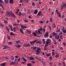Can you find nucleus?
<instances>
[{
	"instance_id": "nucleus-1",
	"label": "nucleus",
	"mask_w": 66,
	"mask_h": 66,
	"mask_svg": "<svg viewBox=\"0 0 66 66\" xmlns=\"http://www.w3.org/2000/svg\"><path fill=\"white\" fill-rule=\"evenodd\" d=\"M38 30L40 31H41V32H44V33H45V32H46V29L45 28H41L39 29L38 30Z\"/></svg>"
},
{
	"instance_id": "nucleus-2",
	"label": "nucleus",
	"mask_w": 66,
	"mask_h": 66,
	"mask_svg": "<svg viewBox=\"0 0 66 66\" xmlns=\"http://www.w3.org/2000/svg\"><path fill=\"white\" fill-rule=\"evenodd\" d=\"M64 8H66V4L64 3L63 5H61V9L62 10H63V9H64Z\"/></svg>"
},
{
	"instance_id": "nucleus-3",
	"label": "nucleus",
	"mask_w": 66,
	"mask_h": 66,
	"mask_svg": "<svg viewBox=\"0 0 66 66\" xmlns=\"http://www.w3.org/2000/svg\"><path fill=\"white\" fill-rule=\"evenodd\" d=\"M37 41V40H35L32 41H30V44H31V45H34L35 42Z\"/></svg>"
},
{
	"instance_id": "nucleus-4",
	"label": "nucleus",
	"mask_w": 66,
	"mask_h": 66,
	"mask_svg": "<svg viewBox=\"0 0 66 66\" xmlns=\"http://www.w3.org/2000/svg\"><path fill=\"white\" fill-rule=\"evenodd\" d=\"M35 32L36 33H37V34L38 35H39V34H43L42 32H40V31L39 30H38V31L37 32V31H36Z\"/></svg>"
},
{
	"instance_id": "nucleus-5",
	"label": "nucleus",
	"mask_w": 66,
	"mask_h": 66,
	"mask_svg": "<svg viewBox=\"0 0 66 66\" xmlns=\"http://www.w3.org/2000/svg\"><path fill=\"white\" fill-rule=\"evenodd\" d=\"M56 11L57 14H58L59 17V18H61V15L60 13L59 12H58V11H57V9H56Z\"/></svg>"
},
{
	"instance_id": "nucleus-6",
	"label": "nucleus",
	"mask_w": 66,
	"mask_h": 66,
	"mask_svg": "<svg viewBox=\"0 0 66 66\" xmlns=\"http://www.w3.org/2000/svg\"><path fill=\"white\" fill-rule=\"evenodd\" d=\"M49 33L48 32H47L45 33L44 35V37L46 38V37H48V36H49Z\"/></svg>"
},
{
	"instance_id": "nucleus-7",
	"label": "nucleus",
	"mask_w": 66,
	"mask_h": 66,
	"mask_svg": "<svg viewBox=\"0 0 66 66\" xmlns=\"http://www.w3.org/2000/svg\"><path fill=\"white\" fill-rule=\"evenodd\" d=\"M42 12L40 11H39L38 13L37 14V16H40L42 15Z\"/></svg>"
},
{
	"instance_id": "nucleus-8",
	"label": "nucleus",
	"mask_w": 66,
	"mask_h": 66,
	"mask_svg": "<svg viewBox=\"0 0 66 66\" xmlns=\"http://www.w3.org/2000/svg\"><path fill=\"white\" fill-rule=\"evenodd\" d=\"M27 58L29 59L30 61H31V60H34V59L32 57H27Z\"/></svg>"
},
{
	"instance_id": "nucleus-9",
	"label": "nucleus",
	"mask_w": 66,
	"mask_h": 66,
	"mask_svg": "<svg viewBox=\"0 0 66 66\" xmlns=\"http://www.w3.org/2000/svg\"><path fill=\"white\" fill-rule=\"evenodd\" d=\"M21 27L22 30H23V29H26L27 28L26 26H21Z\"/></svg>"
},
{
	"instance_id": "nucleus-10",
	"label": "nucleus",
	"mask_w": 66,
	"mask_h": 66,
	"mask_svg": "<svg viewBox=\"0 0 66 66\" xmlns=\"http://www.w3.org/2000/svg\"><path fill=\"white\" fill-rule=\"evenodd\" d=\"M9 3L10 4H13L14 3V0H9Z\"/></svg>"
},
{
	"instance_id": "nucleus-11",
	"label": "nucleus",
	"mask_w": 66,
	"mask_h": 66,
	"mask_svg": "<svg viewBox=\"0 0 66 66\" xmlns=\"http://www.w3.org/2000/svg\"><path fill=\"white\" fill-rule=\"evenodd\" d=\"M40 51H39V50H36V52L37 53H36V55H39V53H40Z\"/></svg>"
},
{
	"instance_id": "nucleus-12",
	"label": "nucleus",
	"mask_w": 66,
	"mask_h": 66,
	"mask_svg": "<svg viewBox=\"0 0 66 66\" xmlns=\"http://www.w3.org/2000/svg\"><path fill=\"white\" fill-rule=\"evenodd\" d=\"M37 12H38V10H36L34 12V13L35 15H36L37 13Z\"/></svg>"
},
{
	"instance_id": "nucleus-13",
	"label": "nucleus",
	"mask_w": 66,
	"mask_h": 66,
	"mask_svg": "<svg viewBox=\"0 0 66 66\" xmlns=\"http://www.w3.org/2000/svg\"><path fill=\"white\" fill-rule=\"evenodd\" d=\"M49 42H48V41H46V43L45 45V46H48V43Z\"/></svg>"
},
{
	"instance_id": "nucleus-14",
	"label": "nucleus",
	"mask_w": 66,
	"mask_h": 66,
	"mask_svg": "<svg viewBox=\"0 0 66 66\" xmlns=\"http://www.w3.org/2000/svg\"><path fill=\"white\" fill-rule=\"evenodd\" d=\"M6 65V63H3L1 64V66H5Z\"/></svg>"
},
{
	"instance_id": "nucleus-15",
	"label": "nucleus",
	"mask_w": 66,
	"mask_h": 66,
	"mask_svg": "<svg viewBox=\"0 0 66 66\" xmlns=\"http://www.w3.org/2000/svg\"><path fill=\"white\" fill-rule=\"evenodd\" d=\"M20 30L21 32V33H22V34H24V32H23V30H22L20 28Z\"/></svg>"
},
{
	"instance_id": "nucleus-16",
	"label": "nucleus",
	"mask_w": 66,
	"mask_h": 66,
	"mask_svg": "<svg viewBox=\"0 0 66 66\" xmlns=\"http://www.w3.org/2000/svg\"><path fill=\"white\" fill-rule=\"evenodd\" d=\"M22 14H21V12H19V13L18 14V15L19 16H21V15Z\"/></svg>"
},
{
	"instance_id": "nucleus-17",
	"label": "nucleus",
	"mask_w": 66,
	"mask_h": 66,
	"mask_svg": "<svg viewBox=\"0 0 66 66\" xmlns=\"http://www.w3.org/2000/svg\"><path fill=\"white\" fill-rule=\"evenodd\" d=\"M4 1L5 3H6V4H7L9 2V1L8 0H5Z\"/></svg>"
},
{
	"instance_id": "nucleus-18",
	"label": "nucleus",
	"mask_w": 66,
	"mask_h": 66,
	"mask_svg": "<svg viewBox=\"0 0 66 66\" xmlns=\"http://www.w3.org/2000/svg\"><path fill=\"white\" fill-rule=\"evenodd\" d=\"M22 59L23 60V61H25V62H27V60L24 57H23L22 58Z\"/></svg>"
},
{
	"instance_id": "nucleus-19",
	"label": "nucleus",
	"mask_w": 66,
	"mask_h": 66,
	"mask_svg": "<svg viewBox=\"0 0 66 66\" xmlns=\"http://www.w3.org/2000/svg\"><path fill=\"white\" fill-rule=\"evenodd\" d=\"M59 54H57L54 56V57H55L56 58H57V57H59Z\"/></svg>"
},
{
	"instance_id": "nucleus-20",
	"label": "nucleus",
	"mask_w": 66,
	"mask_h": 66,
	"mask_svg": "<svg viewBox=\"0 0 66 66\" xmlns=\"http://www.w3.org/2000/svg\"><path fill=\"white\" fill-rule=\"evenodd\" d=\"M15 35V34L13 33V32H11L10 33V35Z\"/></svg>"
},
{
	"instance_id": "nucleus-21",
	"label": "nucleus",
	"mask_w": 66,
	"mask_h": 66,
	"mask_svg": "<svg viewBox=\"0 0 66 66\" xmlns=\"http://www.w3.org/2000/svg\"><path fill=\"white\" fill-rule=\"evenodd\" d=\"M27 32H28V33H29V34H31V31H30V30H27Z\"/></svg>"
},
{
	"instance_id": "nucleus-22",
	"label": "nucleus",
	"mask_w": 66,
	"mask_h": 66,
	"mask_svg": "<svg viewBox=\"0 0 66 66\" xmlns=\"http://www.w3.org/2000/svg\"><path fill=\"white\" fill-rule=\"evenodd\" d=\"M47 40L48 41V42L49 43H51V40L50 39H47Z\"/></svg>"
},
{
	"instance_id": "nucleus-23",
	"label": "nucleus",
	"mask_w": 66,
	"mask_h": 66,
	"mask_svg": "<svg viewBox=\"0 0 66 66\" xmlns=\"http://www.w3.org/2000/svg\"><path fill=\"white\" fill-rule=\"evenodd\" d=\"M32 65V64L31 63H29L27 64V66H31Z\"/></svg>"
},
{
	"instance_id": "nucleus-24",
	"label": "nucleus",
	"mask_w": 66,
	"mask_h": 66,
	"mask_svg": "<svg viewBox=\"0 0 66 66\" xmlns=\"http://www.w3.org/2000/svg\"><path fill=\"white\" fill-rule=\"evenodd\" d=\"M11 16L14 18H15V15L14 13H13Z\"/></svg>"
},
{
	"instance_id": "nucleus-25",
	"label": "nucleus",
	"mask_w": 66,
	"mask_h": 66,
	"mask_svg": "<svg viewBox=\"0 0 66 66\" xmlns=\"http://www.w3.org/2000/svg\"><path fill=\"white\" fill-rule=\"evenodd\" d=\"M62 32L66 34V30L65 29L62 30Z\"/></svg>"
},
{
	"instance_id": "nucleus-26",
	"label": "nucleus",
	"mask_w": 66,
	"mask_h": 66,
	"mask_svg": "<svg viewBox=\"0 0 66 66\" xmlns=\"http://www.w3.org/2000/svg\"><path fill=\"white\" fill-rule=\"evenodd\" d=\"M16 47L17 48H20L21 47V45H18L16 46Z\"/></svg>"
},
{
	"instance_id": "nucleus-27",
	"label": "nucleus",
	"mask_w": 66,
	"mask_h": 66,
	"mask_svg": "<svg viewBox=\"0 0 66 66\" xmlns=\"http://www.w3.org/2000/svg\"><path fill=\"white\" fill-rule=\"evenodd\" d=\"M47 46H46V45L44 47V50L46 51L47 50V49L46 48V47H47Z\"/></svg>"
},
{
	"instance_id": "nucleus-28",
	"label": "nucleus",
	"mask_w": 66,
	"mask_h": 66,
	"mask_svg": "<svg viewBox=\"0 0 66 66\" xmlns=\"http://www.w3.org/2000/svg\"><path fill=\"white\" fill-rule=\"evenodd\" d=\"M32 33H33L34 35L35 36H36V35H37V34H36V33H35L34 32H33Z\"/></svg>"
},
{
	"instance_id": "nucleus-29",
	"label": "nucleus",
	"mask_w": 66,
	"mask_h": 66,
	"mask_svg": "<svg viewBox=\"0 0 66 66\" xmlns=\"http://www.w3.org/2000/svg\"><path fill=\"white\" fill-rule=\"evenodd\" d=\"M11 60H14V57L13 56H11Z\"/></svg>"
},
{
	"instance_id": "nucleus-30",
	"label": "nucleus",
	"mask_w": 66,
	"mask_h": 66,
	"mask_svg": "<svg viewBox=\"0 0 66 66\" xmlns=\"http://www.w3.org/2000/svg\"><path fill=\"white\" fill-rule=\"evenodd\" d=\"M32 6H35V3H34V2H32Z\"/></svg>"
},
{
	"instance_id": "nucleus-31",
	"label": "nucleus",
	"mask_w": 66,
	"mask_h": 66,
	"mask_svg": "<svg viewBox=\"0 0 66 66\" xmlns=\"http://www.w3.org/2000/svg\"><path fill=\"white\" fill-rule=\"evenodd\" d=\"M3 47H6V48H9V46H6L5 45H3Z\"/></svg>"
},
{
	"instance_id": "nucleus-32",
	"label": "nucleus",
	"mask_w": 66,
	"mask_h": 66,
	"mask_svg": "<svg viewBox=\"0 0 66 66\" xmlns=\"http://www.w3.org/2000/svg\"><path fill=\"white\" fill-rule=\"evenodd\" d=\"M46 57H48V56H51V55L50 54H47L46 55Z\"/></svg>"
},
{
	"instance_id": "nucleus-33",
	"label": "nucleus",
	"mask_w": 66,
	"mask_h": 66,
	"mask_svg": "<svg viewBox=\"0 0 66 66\" xmlns=\"http://www.w3.org/2000/svg\"><path fill=\"white\" fill-rule=\"evenodd\" d=\"M50 21L51 22H52L53 21V19H52V18H50Z\"/></svg>"
},
{
	"instance_id": "nucleus-34",
	"label": "nucleus",
	"mask_w": 66,
	"mask_h": 66,
	"mask_svg": "<svg viewBox=\"0 0 66 66\" xmlns=\"http://www.w3.org/2000/svg\"><path fill=\"white\" fill-rule=\"evenodd\" d=\"M37 50H39V51H40V50H41V48H39L38 47H37Z\"/></svg>"
},
{
	"instance_id": "nucleus-35",
	"label": "nucleus",
	"mask_w": 66,
	"mask_h": 66,
	"mask_svg": "<svg viewBox=\"0 0 66 66\" xmlns=\"http://www.w3.org/2000/svg\"><path fill=\"white\" fill-rule=\"evenodd\" d=\"M15 62H12L10 63L11 65H13L14 64H15Z\"/></svg>"
},
{
	"instance_id": "nucleus-36",
	"label": "nucleus",
	"mask_w": 66,
	"mask_h": 66,
	"mask_svg": "<svg viewBox=\"0 0 66 66\" xmlns=\"http://www.w3.org/2000/svg\"><path fill=\"white\" fill-rule=\"evenodd\" d=\"M20 42V40H19L18 41H16V43L18 44H19V42Z\"/></svg>"
},
{
	"instance_id": "nucleus-37",
	"label": "nucleus",
	"mask_w": 66,
	"mask_h": 66,
	"mask_svg": "<svg viewBox=\"0 0 66 66\" xmlns=\"http://www.w3.org/2000/svg\"><path fill=\"white\" fill-rule=\"evenodd\" d=\"M36 43H37V44H38L39 43L40 44H41V42H40V41H38L36 42Z\"/></svg>"
},
{
	"instance_id": "nucleus-38",
	"label": "nucleus",
	"mask_w": 66,
	"mask_h": 66,
	"mask_svg": "<svg viewBox=\"0 0 66 66\" xmlns=\"http://www.w3.org/2000/svg\"><path fill=\"white\" fill-rule=\"evenodd\" d=\"M13 25L15 26H18L19 24H18L14 23L13 24Z\"/></svg>"
},
{
	"instance_id": "nucleus-39",
	"label": "nucleus",
	"mask_w": 66,
	"mask_h": 66,
	"mask_svg": "<svg viewBox=\"0 0 66 66\" xmlns=\"http://www.w3.org/2000/svg\"><path fill=\"white\" fill-rule=\"evenodd\" d=\"M25 1L26 2V3H29V2L28 0H25Z\"/></svg>"
},
{
	"instance_id": "nucleus-40",
	"label": "nucleus",
	"mask_w": 66,
	"mask_h": 66,
	"mask_svg": "<svg viewBox=\"0 0 66 66\" xmlns=\"http://www.w3.org/2000/svg\"><path fill=\"white\" fill-rule=\"evenodd\" d=\"M27 47H30V44L29 43H28V44H27Z\"/></svg>"
},
{
	"instance_id": "nucleus-41",
	"label": "nucleus",
	"mask_w": 66,
	"mask_h": 66,
	"mask_svg": "<svg viewBox=\"0 0 66 66\" xmlns=\"http://www.w3.org/2000/svg\"><path fill=\"white\" fill-rule=\"evenodd\" d=\"M13 14V12L11 11L10 16H11V15H12Z\"/></svg>"
},
{
	"instance_id": "nucleus-42",
	"label": "nucleus",
	"mask_w": 66,
	"mask_h": 66,
	"mask_svg": "<svg viewBox=\"0 0 66 66\" xmlns=\"http://www.w3.org/2000/svg\"><path fill=\"white\" fill-rule=\"evenodd\" d=\"M0 26L1 27H4V26L3 25V24H0Z\"/></svg>"
},
{
	"instance_id": "nucleus-43",
	"label": "nucleus",
	"mask_w": 66,
	"mask_h": 66,
	"mask_svg": "<svg viewBox=\"0 0 66 66\" xmlns=\"http://www.w3.org/2000/svg\"><path fill=\"white\" fill-rule=\"evenodd\" d=\"M55 55V54H54V52H52V56H54Z\"/></svg>"
},
{
	"instance_id": "nucleus-44",
	"label": "nucleus",
	"mask_w": 66,
	"mask_h": 66,
	"mask_svg": "<svg viewBox=\"0 0 66 66\" xmlns=\"http://www.w3.org/2000/svg\"><path fill=\"white\" fill-rule=\"evenodd\" d=\"M7 14H8V15H9V16H10V12H9L8 11L7 12Z\"/></svg>"
},
{
	"instance_id": "nucleus-45",
	"label": "nucleus",
	"mask_w": 66,
	"mask_h": 66,
	"mask_svg": "<svg viewBox=\"0 0 66 66\" xmlns=\"http://www.w3.org/2000/svg\"><path fill=\"white\" fill-rule=\"evenodd\" d=\"M60 31H61V30L60 29H58L57 31V32H60Z\"/></svg>"
},
{
	"instance_id": "nucleus-46",
	"label": "nucleus",
	"mask_w": 66,
	"mask_h": 66,
	"mask_svg": "<svg viewBox=\"0 0 66 66\" xmlns=\"http://www.w3.org/2000/svg\"><path fill=\"white\" fill-rule=\"evenodd\" d=\"M20 2L21 3H23V1L22 0L20 1Z\"/></svg>"
},
{
	"instance_id": "nucleus-47",
	"label": "nucleus",
	"mask_w": 66,
	"mask_h": 66,
	"mask_svg": "<svg viewBox=\"0 0 66 66\" xmlns=\"http://www.w3.org/2000/svg\"><path fill=\"white\" fill-rule=\"evenodd\" d=\"M7 37V39L10 40V36H8V35Z\"/></svg>"
},
{
	"instance_id": "nucleus-48",
	"label": "nucleus",
	"mask_w": 66,
	"mask_h": 66,
	"mask_svg": "<svg viewBox=\"0 0 66 66\" xmlns=\"http://www.w3.org/2000/svg\"><path fill=\"white\" fill-rule=\"evenodd\" d=\"M21 63H22V64H24L26 63V62H21Z\"/></svg>"
},
{
	"instance_id": "nucleus-49",
	"label": "nucleus",
	"mask_w": 66,
	"mask_h": 66,
	"mask_svg": "<svg viewBox=\"0 0 66 66\" xmlns=\"http://www.w3.org/2000/svg\"><path fill=\"white\" fill-rule=\"evenodd\" d=\"M4 22L5 23H7V21L6 20H5Z\"/></svg>"
},
{
	"instance_id": "nucleus-50",
	"label": "nucleus",
	"mask_w": 66,
	"mask_h": 66,
	"mask_svg": "<svg viewBox=\"0 0 66 66\" xmlns=\"http://www.w3.org/2000/svg\"><path fill=\"white\" fill-rule=\"evenodd\" d=\"M49 59H50V60H53L52 57L51 56H50L49 57Z\"/></svg>"
},
{
	"instance_id": "nucleus-51",
	"label": "nucleus",
	"mask_w": 66,
	"mask_h": 66,
	"mask_svg": "<svg viewBox=\"0 0 66 66\" xmlns=\"http://www.w3.org/2000/svg\"><path fill=\"white\" fill-rule=\"evenodd\" d=\"M8 44H10V45H11V44H12V42H9Z\"/></svg>"
},
{
	"instance_id": "nucleus-52",
	"label": "nucleus",
	"mask_w": 66,
	"mask_h": 66,
	"mask_svg": "<svg viewBox=\"0 0 66 66\" xmlns=\"http://www.w3.org/2000/svg\"><path fill=\"white\" fill-rule=\"evenodd\" d=\"M10 26V28L11 29H12V25H9V26Z\"/></svg>"
},
{
	"instance_id": "nucleus-53",
	"label": "nucleus",
	"mask_w": 66,
	"mask_h": 66,
	"mask_svg": "<svg viewBox=\"0 0 66 66\" xmlns=\"http://www.w3.org/2000/svg\"><path fill=\"white\" fill-rule=\"evenodd\" d=\"M35 62H36L33 61H32V64H35Z\"/></svg>"
},
{
	"instance_id": "nucleus-54",
	"label": "nucleus",
	"mask_w": 66,
	"mask_h": 66,
	"mask_svg": "<svg viewBox=\"0 0 66 66\" xmlns=\"http://www.w3.org/2000/svg\"><path fill=\"white\" fill-rule=\"evenodd\" d=\"M65 17V15H63L62 16V19H63V18H64Z\"/></svg>"
},
{
	"instance_id": "nucleus-55",
	"label": "nucleus",
	"mask_w": 66,
	"mask_h": 66,
	"mask_svg": "<svg viewBox=\"0 0 66 66\" xmlns=\"http://www.w3.org/2000/svg\"><path fill=\"white\" fill-rule=\"evenodd\" d=\"M49 26V29H50V30H51V27H50V26Z\"/></svg>"
},
{
	"instance_id": "nucleus-56",
	"label": "nucleus",
	"mask_w": 66,
	"mask_h": 66,
	"mask_svg": "<svg viewBox=\"0 0 66 66\" xmlns=\"http://www.w3.org/2000/svg\"><path fill=\"white\" fill-rule=\"evenodd\" d=\"M40 21V23H44V22H43V21Z\"/></svg>"
},
{
	"instance_id": "nucleus-57",
	"label": "nucleus",
	"mask_w": 66,
	"mask_h": 66,
	"mask_svg": "<svg viewBox=\"0 0 66 66\" xmlns=\"http://www.w3.org/2000/svg\"><path fill=\"white\" fill-rule=\"evenodd\" d=\"M24 22H28V21L27 20H24Z\"/></svg>"
},
{
	"instance_id": "nucleus-58",
	"label": "nucleus",
	"mask_w": 66,
	"mask_h": 66,
	"mask_svg": "<svg viewBox=\"0 0 66 66\" xmlns=\"http://www.w3.org/2000/svg\"><path fill=\"white\" fill-rule=\"evenodd\" d=\"M43 65L44 66H46V63H45V62H44L43 64Z\"/></svg>"
},
{
	"instance_id": "nucleus-59",
	"label": "nucleus",
	"mask_w": 66,
	"mask_h": 66,
	"mask_svg": "<svg viewBox=\"0 0 66 66\" xmlns=\"http://www.w3.org/2000/svg\"><path fill=\"white\" fill-rule=\"evenodd\" d=\"M0 6L2 7L3 6V5H2V4H0Z\"/></svg>"
},
{
	"instance_id": "nucleus-60",
	"label": "nucleus",
	"mask_w": 66,
	"mask_h": 66,
	"mask_svg": "<svg viewBox=\"0 0 66 66\" xmlns=\"http://www.w3.org/2000/svg\"><path fill=\"white\" fill-rule=\"evenodd\" d=\"M59 38H60V37H59V35H57V39H59Z\"/></svg>"
},
{
	"instance_id": "nucleus-61",
	"label": "nucleus",
	"mask_w": 66,
	"mask_h": 66,
	"mask_svg": "<svg viewBox=\"0 0 66 66\" xmlns=\"http://www.w3.org/2000/svg\"><path fill=\"white\" fill-rule=\"evenodd\" d=\"M15 58H16V59H17V58H18V57L17 56H15Z\"/></svg>"
},
{
	"instance_id": "nucleus-62",
	"label": "nucleus",
	"mask_w": 66,
	"mask_h": 66,
	"mask_svg": "<svg viewBox=\"0 0 66 66\" xmlns=\"http://www.w3.org/2000/svg\"><path fill=\"white\" fill-rule=\"evenodd\" d=\"M60 48L61 49H62V50H63V48L62 47H60Z\"/></svg>"
},
{
	"instance_id": "nucleus-63",
	"label": "nucleus",
	"mask_w": 66,
	"mask_h": 66,
	"mask_svg": "<svg viewBox=\"0 0 66 66\" xmlns=\"http://www.w3.org/2000/svg\"><path fill=\"white\" fill-rule=\"evenodd\" d=\"M3 2V1L2 0H0V3H2Z\"/></svg>"
},
{
	"instance_id": "nucleus-64",
	"label": "nucleus",
	"mask_w": 66,
	"mask_h": 66,
	"mask_svg": "<svg viewBox=\"0 0 66 66\" xmlns=\"http://www.w3.org/2000/svg\"><path fill=\"white\" fill-rule=\"evenodd\" d=\"M61 34H62V31H61V32L59 33V35H61Z\"/></svg>"
}]
</instances>
